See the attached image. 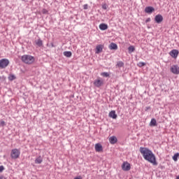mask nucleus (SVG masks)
Here are the masks:
<instances>
[{"mask_svg":"<svg viewBox=\"0 0 179 179\" xmlns=\"http://www.w3.org/2000/svg\"><path fill=\"white\" fill-rule=\"evenodd\" d=\"M140 153L143 155V159H145L153 166H157V161H156V156L153 154V152L148 148L141 147L139 149Z\"/></svg>","mask_w":179,"mask_h":179,"instance_id":"obj_1","label":"nucleus"},{"mask_svg":"<svg viewBox=\"0 0 179 179\" xmlns=\"http://www.w3.org/2000/svg\"><path fill=\"white\" fill-rule=\"evenodd\" d=\"M21 61L24 62V64H28V65H30L34 62L35 59L34 57L29 55H24L21 57Z\"/></svg>","mask_w":179,"mask_h":179,"instance_id":"obj_2","label":"nucleus"},{"mask_svg":"<svg viewBox=\"0 0 179 179\" xmlns=\"http://www.w3.org/2000/svg\"><path fill=\"white\" fill-rule=\"evenodd\" d=\"M9 65V59H1L0 60V69H5L6 66Z\"/></svg>","mask_w":179,"mask_h":179,"instance_id":"obj_3","label":"nucleus"},{"mask_svg":"<svg viewBox=\"0 0 179 179\" xmlns=\"http://www.w3.org/2000/svg\"><path fill=\"white\" fill-rule=\"evenodd\" d=\"M11 159H17L20 156V151L17 149H13L11 151Z\"/></svg>","mask_w":179,"mask_h":179,"instance_id":"obj_4","label":"nucleus"},{"mask_svg":"<svg viewBox=\"0 0 179 179\" xmlns=\"http://www.w3.org/2000/svg\"><path fill=\"white\" fill-rule=\"evenodd\" d=\"M122 169L123 171H129L131 170V164L128 162H124L122 164Z\"/></svg>","mask_w":179,"mask_h":179,"instance_id":"obj_5","label":"nucleus"},{"mask_svg":"<svg viewBox=\"0 0 179 179\" xmlns=\"http://www.w3.org/2000/svg\"><path fill=\"white\" fill-rule=\"evenodd\" d=\"M179 51L177 49H173L169 52V55L174 59H177V57H178Z\"/></svg>","mask_w":179,"mask_h":179,"instance_id":"obj_6","label":"nucleus"},{"mask_svg":"<svg viewBox=\"0 0 179 179\" xmlns=\"http://www.w3.org/2000/svg\"><path fill=\"white\" fill-rule=\"evenodd\" d=\"M155 22L157 23V24H160L162 22H163V15L158 14L155 17Z\"/></svg>","mask_w":179,"mask_h":179,"instance_id":"obj_7","label":"nucleus"},{"mask_svg":"<svg viewBox=\"0 0 179 179\" xmlns=\"http://www.w3.org/2000/svg\"><path fill=\"white\" fill-rule=\"evenodd\" d=\"M171 72H172V73H174V75H179V67H178V66L173 65L171 68Z\"/></svg>","mask_w":179,"mask_h":179,"instance_id":"obj_8","label":"nucleus"},{"mask_svg":"<svg viewBox=\"0 0 179 179\" xmlns=\"http://www.w3.org/2000/svg\"><path fill=\"white\" fill-rule=\"evenodd\" d=\"M104 85V82L101 80H95L94 81V85L95 87H101Z\"/></svg>","mask_w":179,"mask_h":179,"instance_id":"obj_9","label":"nucleus"},{"mask_svg":"<svg viewBox=\"0 0 179 179\" xmlns=\"http://www.w3.org/2000/svg\"><path fill=\"white\" fill-rule=\"evenodd\" d=\"M104 48V45H98L96 46L95 54H100V52H103V49Z\"/></svg>","mask_w":179,"mask_h":179,"instance_id":"obj_10","label":"nucleus"},{"mask_svg":"<svg viewBox=\"0 0 179 179\" xmlns=\"http://www.w3.org/2000/svg\"><path fill=\"white\" fill-rule=\"evenodd\" d=\"M153 12H155V8H153L152 6L145 7V13H148L149 15H150V13H153Z\"/></svg>","mask_w":179,"mask_h":179,"instance_id":"obj_11","label":"nucleus"},{"mask_svg":"<svg viewBox=\"0 0 179 179\" xmlns=\"http://www.w3.org/2000/svg\"><path fill=\"white\" fill-rule=\"evenodd\" d=\"M95 150L99 152H103V145L99 143L95 144Z\"/></svg>","mask_w":179,"mask_h":179,"instance_id":"obj_12","label":"nucleus"},{"mask_svg":"<svg viewBox=\"0 0 179 179\" xmlns=\"http://www.w3.org/2000/svg\"><path fill=\"white\" fill-rule=\"evenodd\" d=\"M109 142L111 143V145H115L116 142H118V140L117 139V137L115 136H113L110 137Z\"/></svg>","mask_w":179,"mask_h":179,"instance_id":"obj_13","label":"nucleus"},{"mask_svg":"<svg viewBox=\"0 0 179 179\" xmlns=\"http://www.w3.org/2000/svg\"><path fill=\"white\" fill-rule=\"evenodd\" d=\"M109 117L110 118H113V120H117V113H115V110H111L109 113Z\"/></svg>","mask_w":179,"mask_h":179,"instance_id":"obj_14","label":"nucleus"},{"mask_svg":"<svg viewBox=\"0 0 179 179\" xmlns=\"http://www.w3.org/2000/svg\"><path fill=\"white\" fill-rule=\"evenodd\" d=\"M99 29L100 30H102V31L107 30V29H108V25H107V24H105V23H101L99 25Z\"/></svg>","mask_w":179,"mask_h":179,"instance_id":"obj_15","label":"nucleus"},{"mask_svg":"<svg viewBox=\"0 0 179 179\" xmlns=\"http://www.w3.org/2000/svg\"><path fill=\"white\" fill-rule=\"evenodd\" d=\"M150 127H157V121H156V119H151V121L150 122Z\"/></svg>","mask_w":179,"mask_h":179,"instance_id":"obj_16","label":"nucleus"},{"mask_svg":"<svg viewBox=\"0 0 179 179\" xmlns=\"http://www.w3.org/2000/svg\"><path fill=\"white\" fill-rule=\"evenodd\" d=\"M110 50H118V46L117 43H111L109 45Z\"/></svg>","mask_w":179,"mask_h":179,"instance_id":"obj_17","label":"nucleus"},{"mask_svg":"<svg viewBox=\"0 0 179 179\" xmlns=\"http://www.w3.org/2000/svg\"><path fill=\"white\" fill-rule=\"evenodd\" d=\"M41 163H43V157L39 156L35 159V164H41Z\"/></svg>","mask_w":179,"mask_h":179,"instance_id":"obj_18","label":"nucleus"},{"mask_svg":"<svg viewBox=\"0 0 179 179\" xmlns=\"http://www.w3.org/2000/svg\"><path fill=\"white\" fill-rule=\"evenodd\" d=\"M63 55H64V57H66V58H71V57H72V52L65 51L63 52Z\"/></svg>","mask_w":179,"mask_h":179,"instance_id":"obj_19","label":"nucleus"},{"mask_svg":"<svg viewBox=\"0 0 179 179\" xmlns=\"http://www.w3.org/2000/svg\"><path fill=\"white\" fill-rule=\"evenodd\" d=\"M124 62L122 61H119L117 62L116 68H124Z\"/></svg>","mask_w":179,"mask_h":179,"instance_id":"obj_20","label":"nucleus"},{"mask_svg":"<svg viewBox=\"0 0 179 179\" xmlns=\"http://www.w3.org/2000/svg\"><path fill=\"white\" fill-rule=\"evenodd\" d=\"M129 54H132L135 51V47L134 45H130L128 48Z\"/></svg>","mask_w":179,"mask_h":179,"instance_id":"obj_21","label":"nucleus"},{"mask_svg":"<svg viewBox=\"0 0 179 179\" xmlns=\"http://www.w3.org/2000/svg\"><path fill=\"white\" fill-rule=\"evenodd\" d=\"M178 157H179V152H176V154H174L172 159L174 162H177V160H178Z\"/></svg>","mask_w":179,"mask_h":179,"instance_id":"obj_22","label":"nucleus"},{"mask_svg":"<svg viewBox=\"0 0 179 179\" xmlns=\"http://www.w3.org/2000/svg\"><path fill=\"white\" fill-rule=\"evenodd\" d=\"M36 45H38V47H43V41L41 39H38L36 42Z\"/></svg>","mask_w":179,"mask_h":179,"instance_id":"obj_23","label":"nucleus"},{"mask_svg":"<svg viewBox=\"0 0 179 179\" xmlns=\"http://www.w3.org/2000/svg\"><path fill=\"white\" fill-rule=\"evenodd\" d=\"M15 79H16V76L13 74H10L8 76V80H10V82H12V80H15Z\"/></svg>","mask_w":179,"mask_h":179,"instance_id":"obj_24","label":"nucleus"},{"mask_svg":"<svg viewBox=\"0 0 179 179\" xmlns=\"http://www.w3.org/2000/svg\"><path fill=\"white\" fill-rule=\"evenodd\" d=\"M101 76H103V78H110V73L107 72H103L101 73Z\"/></svg>","mask_w":179,"mask_h":179,"instance_id":"obj_25","label":"nucleus"},{"mask_svg":"<svg viewBox=\"0 0 179 179\" xmlns=\"http://www.w3.org/2000/svg\"><path fill=\"white\" fill-rule=\"evenodd\" d=\"M145 65H146V63L143 62H140L137 64V66H138L139 68H142V66H145Z\"/></svg>","mask_w":179,"mask_h":179,"instance_id":"obj_26","label":"nucleus"},{"mask_svg":"<svg viewBox=\"0 0 179 179\" xmlns=\"http://www.w3.org/2000/svg\"><path fill=\"white\" fill-rule=\"evenodd\" d=\"M6 125V123L5 122V121L1 120L0 122V127H5Z\"/></svg>","mask_w":179,"mask_h":179,"instance_id":"obj_27","label":"nucleus"},{"mask_svg":"<svg viewBox=\"0 0 179 179\" xmlns=\"http://www.w3.org/2000/svg\"><path fill=\"white\" fill-rule=\"evenodd\" d=\"M3 170H5V167H3V166H0V173H2Z\"/></svg>","mask_w":179,"mask_h":179,"instance_id":"obj_28","label":"nucleus"},{"mask_svg":"<svg viewBox=\"0 0 179 179\" xmlns=\"http://www.w3.org/2000/svg\"><path fill=\"white\" fill-rule=\"evenodd\" d=\"M88 8H89V5H87V4H85L84 6H83V9H88Z\"/></svg>","mask_w":179,"mask_h":179,"instance_id":"obj_29","label":"nucleus"},{"mask_svg":"<svg viewBox=\"0 0 179 179\" xmlns=\"http://www.w3.org/2000/svg\"><path fill=\"white\" fill-rule=\"evenodd\" d=\"M149 110H150V106H146L145 111H149Z\"/></svg>","mask_w":179,"mask_h":179,"instance_id":"obj_30","label":"nucleus"},{"mask_svg":"<svg viewBox=\"0 0 179 179\" xmlns=\"http://www.w3.org/2000/svg\"><path fill=\"white\" fill-rule=\"evenodd\" d=\"M149 22H150V17L146 19L145 23H149Z\"/></svg>","mask_w":179,"mask_h":179,"instance_id":"obj_31","label":"nucleus"},{"mask_svg":"<svg viewBox=\"0 0 179 179\" xmlns=\"http://www.w3.org/2000/svg\"><path fill=\"white\" fill-rule=\"evenodd\" d=\"M74 179H82V176H77L74 178Z\"/></svg>","mask_w":179,"mask_h":179,"instance_id":"obj_32","label":"nucleus"},{"mask_svg":"<svg viewBox=\"0 0 179 179\" xmlns=\"http://www.w3.org/2000/svg\"><path fill=\"white\" fill-rule=\"evenodd\" d=\"M0 179H6V178L5 176H0Z\"/></svg>","mask_w":179,"mask_h":179,"instance_id":"obj_33","label":"nucleus"},{"mask_svg":"<svg viewBox=\"0 0 179 179\" xmlns=\"http://www.w3.org/2000/svg\"><path fill=\"white\" fill-rule=\"evenodd\" d=\"M103 9H107V6L106 5L102 6Z\"/></svg>","mask_w":179,"mask_h":179,"instance_id":"obj_34","label":"nucleus"},{"mask_svg":"<svg viewBox=\"0 0 179 179\" xmlns=\"http://www.w3.org/2000/svg\"><path fill=\"white\" fill-rule=\"evenodd\" d=\"M50 45H51V47H55V45H54V43H50Z\"/></svg>","mask_w":179,"mask_h":179,"instance_id":"obj_35","label":"nucleus"},{"mask_svg":"<svg viewBox=\"0 0 179 179\" xmlns=\"http://www.w3.org/2000/svg\"><path fill=\"white\" fill-rule=\"evenodd\" d=\"M176 179H179V176H178L176 177Z\"/></svg>","mask_w":179,"mask_h":179,"instance_id":"obj_36","label":"nucleus"},{"mask_svg":"<svg viewBox=\"0 0 179 179\" xmlns=\"http://www.w3.org/2000/svg\"><path fill=\"white\" fill-rule=\"evenodd\" d=\"M162 169H163V166H162Z\"/></svg>","mask_w":179,"mask_h":179,"instance_id":"obj_37","label":"nucleus"},{"mask_svg":"<svg viewBox=\"0 0 179 179\" xmlns=\"http://www.w3.org/2000/svg\"><path fill=\"white\" fill-rule=\"evenodd\" d=\"M0 79H1V77H0Z\"/></svg>","mask_w":179,"mask_h":179,"instance_id":"obj_38","label":"nucleus"}]
</instances>
